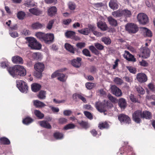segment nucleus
<instances>
[{
    "instance_id": "1",
    "label": "nucleus",
    "mask_w": 155,
    "mask_h": 155,
    "mask_svg": "<svg viewBox=\"0 0 155 155\" xmlns=\"http://www.w3.org/2000/svg\"><path fill=\"white\" fill-rule=\"evenodd\" d=\"M34 68L35 71L34 74V76L38 78H41L42 72L45 68L44 64L42 63L38 62L35 64Z\"/></svg>"
},
{
    "instance_id": "2",
    "label": "nucleus",
    "mask_w": 155,
    "mask_h": 155,
    "mask_svg": "<svg viewBox=\"0 0 155 155\" xmlns=\"http://www.w3.org/2000/svg\"><path fill=\"white\" fill-rule=\"evenodd\" d=\"M26 39L28 42V46L32 49H39L41 48V45L39 43L37 40L32 37H27Z\"/></svg>"
},
{
    "instance_id": "3",
    "label": "nucleus",
    "mask_w": 155,
    "mask_h": 155,
    "mask_svg": "<svg viewBox=\"0 0 155 155\" xmlns=\"http://www.w3.org/2000/svg\"><path fill=\"white\" fill-rule=\"evenodd\" d=\"M64 70V69H62L56 71L51 75V78H54L58 77V78L59 80L62 82L65 81L67 78V77L64 74L61 73Z\"/></svg>"
},
{
    "instance_id": "4",
    "label": "nucleus",
    "mask_w": 155,
    "mask_h": 155,
    "mask_svg": "<svg viewBox=\"0 0 155 155\" xmlns=\"http://www.w3.org/2000/svg\"><path fill=\"white\" fill-rule=\"evenodd\" d=\"M17 87L22 93H26L28 91V86L26 83L21 80L17 81L16 82Z\"/></svg>"
},
{
    "instance_id": "5",
    "label": "nucleus",
    "mask_w": 155,
    "mask_h": 155,
    "mask_svg": "<svg viewBox=\"0 0 155 155\" xmlns=\"http://www.w3.org/2000/svg\"><path fill=\"white\" fill-rule=\"evenodd\" d=\"M137 19L140 23L143 25L146 24L149 22L147 16L143 13H140L138 15Z\"/></svg>"
},
{
    "instance_id": "6",
    "label": "nucleus",
    "mask_w": 155,
    "mask_h": 155,
    "mask_svg": "<svg viewBox=\"0 0 155 155\" xmlns=\"http://www.w3.org/2000/svg\"><path fill=\"white\" fill-rule=\"evenodd\" d=\"M125 28L130 33H135L138 30L137 25L132 23L127 24L125 26Z\"/></svg>"
},
{
    "instance_id": "7",
    "label": "nucleus",
    "mask_w": 155,
    "mask_h": 155,
    "mask_svg": "<svg viewBox=\"0 0 155 155\" xmlns=\"http://www.w3.org/2000/svg\"><path fill=\"white\" fill-rule=\"evenodd\" d=\"M150 51L147 47H143L140 49L139 56L143 58H147L150 55Z\"/></svg>"
},
{
    "instance_id": "8",
    "label": "nucleus",
    "mask_w": 155,
    "mask_h": 155,
    "mask_svg": "<svg viewBox=\"0 0 155 155\" xmlns=\"http://www.w3.org/2000/svg\"><path fill=\"white\" fill-rule=\"evenodd\" d=\"M142 112L140 110H137L134 112L133 114V120L137 123H140V118H142Z\"/></svg>"
},
{
    "instance_id": "9",
    "label": "nucleus",
    "mask_w": 155,
    "mask_h": 155,
    "mask_svg": "<svg viewBox=\"0 0 155 155\" xmlns=\"http://www.w3.org/2000/svg\"><path fill=\"white\" fill-rule=\"evenodd\" d=\"M18 65H15L13 67H9L8 71L10 74L13 78H18Z\"/></svg>"
},
{
    "instance_id": "10",
    "label": "nucleus",
    "mask_w": 155,
    "mask_h": 155,
    "mask_svg": "<svg viewBox=\"0 0 155 155\" xmlns=\"http://www.w3.org/2000/svg\"><path fill=\"white\" fill-rule=\"evenodd\" d=\"M118 118L121 123L129 124L131 122V120L129 117L124 114H121L118 116Z\"/></svg>"
},
{
    "instance_id": "11",
    "label": "nucleus",
    "mask_w": 155,
    "mask_h": 155,
    "mask_svg": "<svg viewBox=\"0 0 155 155\" xmlns=\"http://www.w3.org/2000/svg\"><path fill=\"white\" fill-rule=\"evenodd\" d=\"M43 41L49 44L53 42L54 39V35L52 34H45Z\"/></svg>"
},
{
    "instance_id": "12",
    "label": "nucleus",
    "mask_w": 155,
    "mask_h": 155,
    "mask_svg": "<svg viewBox=\"0 0 155 155\" xmlns=\"http://www.w3.org/2000/svg\"><path fill=\"white\" fill-rule=\"evenodd\" d=\"M136 78L137 81L140 83L145 82L147 80V75L145 74L142 73L137 74V75Z\"/></svg>"
},
{
    "instance_id": "13",
    "label": "nucleus",
    "mask_w": 155,
    "mask_h": 155,
    "mask_svg": "<svg viewBox=\"0 0 155 155\" xmlns=\"http://www.w3.org/2000/svg\"><path fill=\"white\" fill-rule=\"evenodd\" d=\"M95 106L97 110L100 112H104L106 110V105L100 101L96 102Z\"/></svg>"
},
{
    "instance_id": "14",
    "label": "nucleus",
    "mask_w": 155,
    "mask_h": 155,
    "mask_svg": "<svg viewBox=\"0 0 155 155\" xmlns=\"http://www.w3.org/2000/svg\"><path fill=\"white\" fill-rule=\"evenodd\" d=\"M123 56L125 58L129 61L135 62L136 61V58L134 56L128 51H125V53L123 55Z\"/></svg>"
},
{
    "instance_id": "15",
    "label": "nucleus",
    "mask_w": 155,
    "mask_h": 155,
    "mask_svg": "<svg viewBox=\"0 0 155 155\" xmlns=\"http://www.w3.org/2000/svg\"><path fill=\"white\" fill-rule=\"evenodd\" d=\"M111 89L113 94L116 96L120 97L121 96V90L115 85L112 86Z\"/></svg>"
},
{
    "instance_id": "16",
    "label": "nucleus",
    "mask_w": 155,
    "mask_h": 155,
    "mask_svg": "<svg viewBox=\"0 0 155 155\" xmlns=\"http://www.w3.org/2000/svg\"><path fill=\"white\" fill-rule=\"evenodd\" d=\"M18 77L20 76H25L26 74V71L23 67L18 65Z\"/></svg>"
},
{
    "instance_id": "17",
    "label": "nucleus",
    "mask_w": 155,
    "mask_h": 155,
    "mask_svg": "<svg viewBox=\"0 0 155 155\" xmlns=\"http://www.w3.org/2000/svg\"><path fill=\"white\" fill-rule=\"evenodd\" d=\"M12 59L13 62L15 64H22L23 63L22 58L19 56L16 55L13 57Z\"/></svg>"
},
{
    "instance_id": "18",
    "label": "nucleus",
    "mask_w": 155,
    "mask_h": 155,
    "mask_svg": "<svg viewBox=\"0 0 155 155\" xmlns=\"http://www.w3.org/2000/svg\"><path fill=\"white\" fill-rule=\"evenodd\" d=\"M97 26L102 31H105L108 28L105 23L101 21H100L97 22Z\"/></svg>"
},
{
    "instance_id": "19",
    "label": "nucleus",
    "mask_w": 155,
    "mask_h": 155,
    "mask_svg": "<svg viewBox=\"0 0 155 155\" xmlns=\"http://www.w3.org/2000/svg\"><path fill=\"white\" fill-rule=\"evenodd\" d=\"M81 58L79 57L77 58V59H73L71 61L72 65L75 67L79 68L81 65Z\"/></svg>"
},
{
    "instance_id": "20",
    "label": "nucleus",
    "mask_w": 155,
    "mask_h": 155,
    "mask_svg": "<svg viewBox=\"0 0 155 155\" xmlns=\"http://www.w3.org/2000/svg\"><path fill=\"white\" fill-rule=\"evenodd\" d=\"M31 27L32 28L34 29H38L44 28L45 25L38 22H37L33 24Z\"/></svg>"
},
{
    "instance_id": "21",
    "label": "nucleus",
    "mask_w": 155,
    "mask_h": 155,
    "mask_svg": "<svg viewBox=\"0 0 155 155\" xmlns=\"http://www.w3.org/2000/svg\"><path fill=\"white\" fill-rule=\"evenodd\" d=\"M109 6L111 8L113 9H116L118 7L117 2L115 0H111L109 3Z\"/></svg>"
},
{
    "instance_id": "22",
    "label": "nucleus",
    "mask_w": 155,
    "mask_h": 155,
    "mask_svg": "<svg viewBox=\"0 0 155 155\" xmlns=\"http://www.w3.org/2000/svg\"><path fill=\"white\" fill-rule=\"evenodd\" d=\"M125 100L123 98H121L118 101V105L121 109H124L127 106Z\"/></svg>"
},
{
    "instance_id": "23",
    "label": "nucleus",
    "mask_w": 155,
    "mask_h": 155,
    "mask_svg": "<svg viewBox=\"0 0 155 155\" xmlns=\"http://www.w3.org/2000/svg\"><path fill=\"white\" fill-rule=\"evenodd\" d=\"M40 125L42 127L48 129L51 128V126L47 121L45 120L41 121L38 122Z\"/></svg>"
},
{
    "instance_id": "24",
    "label": "nucleus",
    "mask_w": 155,
    "mask_h": 155,
    "mask_svg": "<svg viewBox=\"0 0 155 155\" xmlns=\"http://www.w3.org/2000/svg\"><path fill=\"white\" fill-rule=\"evenodd\" d=\"M57 11L56 8L55 6H52L49 8L48 10V14L52 16L55 15Z\"/></svg>"
},
{
    "instance_id": "25",
    "label": "nucleus",
    "mask_w": 155,
    "mask_h": 155,
    "mask_svg": "<svg viewBox=\"0 0 155 155\" xmlns=\"http://www.w3.org/2000/svg\"><path fill=\"white\" fill-rule=\"evenodd\" d=\"M29 11L31 14L36 15H38L41 14L42 12L41 11L36 8L30 9Z\"/></svg>"
},
{
    "instance_id": "26",
    "label": "nucleus",
    "mask_w": 155,
    "mask_h": 155,
    "mask_svg": "<svg viewBox=\"0 0 155 155\" xmlns=\"http://www.w3.org/2000/svg\"><path fill=\"white\" fill-rule=\"evenodd\" d=\"M122 17H129L132 15L131 12L130 10L127 9L121 10Z\"/></svg>"
},
{
    "instance_id": "27",
    "label": "nucleus",
    "mask_w": 155,
    "mask_h": 155,
    "mask_svg": "<svg viewBox=\"0 0 155 155\" xmlns=\"http://www.w3.org/2000/svg\"><path fill=\"white\" fill-rule=\"evenodd\" d=\"M65 48L66 50L68 51L71 53L74 54L75 49L73 46L68 43H65Z\"/></svg>"
},
{
    "instance_id": "28",
    "label": "nucleus",
    "mask_w": 155,
    "mask_h": 155,
    "mask_svg": "<svg viewBox=\"0 0 155 155\" xmlns=\"http://www.w3.org/2000/svg\"><path fill=\"white\" fill-rule=\"evenodd\" d=\"M151 117V114L149 111L145 110L142 112V118L146 119H150Z\"/></svg>"
},
{
    "instance_id": "29",
    "label": "nucleus",
    "mask_w": 155,
    "mask_h": 155,
    "mask_svg": "<svg viewBox=\"0 0 155 155\" xmlns=\"http://www.w3.org/2000/svg\"><path fill=\"white\" fill-rule=\"evenodd\" d=\"M107 19L110 25L115 26H117V21L112 17L109 16L107 18Z\"/></svg>"
},
{
    "instance_id": "30",
    "label": "nucleus",
    "mask_w": 155,
    "mask_h": 155,
    "mask_svg": "<svg viewBox=\"0 0 155 155\" xmlns=\"http://www.w3.org/2000/svg\"><path fill=\"white\" fill-rule=\"evenodd\" d=\"M33 103L34 105L37 107H43L46 106L43 102L38 100L34 101Z\"/></svg>"
},
{
    "instance_id": "31",
    "label": "nucleus",
    "mask_w": 155,
    "mask_h": 155,
    "mask_svg": "<svg viewBox=\"0 0 155 155\" xmlns=\"http://www.w3.org/2000/svg\"><path fill=\"white\" fill-rule=\"evenodd\" d=\"M41 87V86L37 83H35L32 84L31 86L32 90L34 92H36L38 91Z\"/></svg>"
},
{
    "instance_id": "32",
    "label": "nucleus",
    "mask_w": 155,
    "mask_h": 155,
    "mask_svg": "<svg viewBox=\"0 0 155 155\" xmlns=\"http://www.w3.org/2000/svg\"><path fill=\"white\" fill-rule=\"evenodd\" d=\"M112 15L115 18H119L122 17L121 9L112 12Z\"/></svg>"
},
{
    "instance_id": "33",
    "label": "nucleus",
    "mask_w": 155,
    "mask_h": 155,
    "mask_svg": "<svg viewBox=\"0 0 155 155\" xmlns=\"http://www.w3.org/2000/svg\"><path fill=\"white\" fill-rule=\"evenodd\" d=\"M141 28L143 31L146 36L150 37L152 36V32L150 30L145 27H142Z\"/></svg>"
},
{
    "instance_id": "34",
    "label": "nucleus",
    "mask_w": 155,
    "mask_h": 155,
    "mask_svg": "<svg viewBox=\"0 0 155 155\" xmlns=\"http://www.w3.org/2000/svg\"><path fill=\"white\" fill-rule=\"evenodd\" d=\"M78 31L79 33L85 35H88L90 32V31L88 28L78 30Z\"/></svg>"
},
{
    "instance_id": "35",
    "label": "nucleus",
    "mask_w": 155,
    "mask_h": 155,
    "mask_svg": "<svg viewBox=\"0 0 155 155\" xmlns=\"http://www.w3.org/2000/svg\"><path fill=\"white\" fill-rule=\"evenodd\" d=\"M34 113L36 116L40 119H42L44 116V114L38 110H35Z\"/></svg>"
},
{
    "instance_id": "36",
    "label": "nucleus",
    "mask_w": 155,
    "mask_h": 155,
    "mask_svg": "<svg viewBox=\"0 0 155 155\" xmlns=\"http://www.w3.org/2000/svg\"><path fill=\"white\" fill-rule=\"evenodd\" d=\"M1 143L4 144H9L10 143L9 140L5 137L1 138L0 139Z\"/></svg>"
},
{
    "instance_id": "37",
    "label": "nucleus",
    "mask_w": 155,
    "mask_h": 155,
    "mask_svg": "<svg viewBox=\"0 0 155 155\" xmlns=\"http://www.w3.org/2000/svg\"><path fill=\"white\" fill-rule=\"evenodd\" d=\"M75 35V32L73 31H68L65 33V36L68 38H73Z\"/></svg>"
},
{
    "instance_id": "38",
    "label": "nucleus",
    "mask_w": 155,
    "mask_h": 155,
    "mask_svg": "<svg viewBox=\"0 0 155 155\" xmlns=\"http://www.w3.org/2000/svg\"><path fill=\"white\" fill-rule=\"evenodd\" d=\"M45 35V34L41 32H38L36 33V36L40 40L43 41Z\"/></svg>"
},
{
    "instance_id": "39",
    "label": "nucleus",
    "mask_w": 155,
    "mask_h": 155,
    "mask_svg": "<svg viewBox=\"0 0 155 155\" xmlns=\"http://www.w3.org/2000/svg\"><path fill=\"white\" fill-rule=\"evenodd\" d=\"M101 41L107 45L110 44L111 42V40L109 37H102L101 38Z\"/></svg>"
},
{
    "instance_id": "40",
    "label": "nucleus",
    "mask_w": 155,
    "mask_h": 155,
    "mask_svg": "<svg viewBox=\"0 0 155 155\" xmlns=\"http://www.w3.org/2000/svg\"><path fill=\"white\" fill-rule=\"evenodd\" d=\"M33 120L29 117H27L22 121L23 123L26 125H28L33 121Z\"/></svg>"
},
{
    "instance_id": "41",
    "label": "nucleus",
    "mask_w": 155,
    "mask_h": 155,
    "mask_svg": "<svg viewBox=\"0 0 155 155\" xmlns=\"http://www.w3.org/2000/svg\"><path fill=\"white\" fill-rule=\"evenodd\" d=\"M78 123L81 126L84 128L87 129L89 127L88 123L86 122L81 121H78Z\"/></svg>"
},
{
    "instance_id": "42",
    "label": "nucleus",
    "mask_w": 155,
    "mask_h": 155,
    "mask_svg": "<svg viewBox=\"0 0 155 155\" xmlns=\"http://www.w3.org/2000/svg\"><path fill=\"white\" fill-rule=\"evenodd\" d=\"M46 93L45 91H41L39 94L38 95V97L40 99H44L46 97Z\"/></svg>"
},
{
    "instance_id": "43",
    "label": "nucleus",
    "mask_w": 155,
    "mask_h": 155,
    "mask_svg": "<svg viewBox=\"0 0 155 155\" xmlns=\"http://www.w3.org/2000/svg\"><path fill=\"white\" fill-rule=\"evenodd\" d=\"M98 127L100 129H101L103 128H107L109 127V125L106 122L102 123L99 124Z\"/></svg>"
},
{
    "instance_id": "44",
    "label": "nucleus",
    "mask_w": 155,
    "mask_h": 155,
    "mask_svg": "<svg viewBox=\"0 0 155 155\" xmlns=\"http://www.w3.org/2000/svg\"><path fill=\"white\" fill-rule=\"evenodd\" d=\"M54 137L57 139H61L63 137V134L59 132H56L54 134Z\"/></svg>"
},
{
    "instance_id": "45",
    "label": "nucleus",
    "mask_w": 155,
    "mask_h": 155,
    "mask_svg": "<svg viewBox=\"0 0 155 155\" xmlns=\"http://www.w3.org/2000/svg\"><path fill=\"white\" fill-rule=\"evenodd\" d=\"M107 97L108 99L113 103H117L118 100L110 94H109L107 95Z\"/></svg>"
},
{
    "instance_id": "46",
    "label": "nucleus",
    "mask_w": 155,
    "mask_h": 155,
    "mask_svg": "<svg viewBox=\"0 0 155 155\" xmlns=\"http://www.w3.org/2000/svg\"><path fill=\"white\" fill-rule=\"evenodd\" d=\"M25 5L27 6L31 7L35 5L34 2L33 1L27 0L25 2Z\"/></svg>"
},
{
    "instance_id": "47",
    "label": "nucleus",
    "mask_w": 155,
    "mask_h": 155,
    "mask_svg": "<svg viewBox=\"0 0 155 155\" xmlns=\"http://www.w3.org/2000/svg\"><path fill=\"white\" fill-rule=\"evenodd\" d=\"M136 89L138 92L140 94H143L145 93V91L144 89L140 86L137 87Z\"/></svg>"
},
{
    "instance_id": "48",
    "label": "nucleus",
    "mask_w": 155,
    "mask_h": 155,
    "mask_svg": "<svg viewBox=\"0 0 155 155\" xmlns=\"http://www.w3.org/2000/svg\"><path fill=\"white\" fill-rule=\"evenodd\" d=\"M25 16V14L22 11H20L18 12L17 17L19 19H23Z\"/></svg>"
},
{
    "instance_id": "49",
    "label": "nucleus",
    "mask_w": 155,
    "mask_h": 155,
    "mask_svg": "<svg viewBox=\"0 0 155 155\" xmlns=\"http://www.w3.org/2000/svg\"><path fill=\"white\" fill-rule=\"evenodd\" d=\"M33 57L36 60L41 59L42 57L41 54L39 53H34L33 54Z\"/></svg>"
},
{
    "instance_id": "50",
    "label": "nucleus",
    "mask_w": 155,
    "mask_h": 155,
    "mask_svg": "<svg viewBox=\"0 0 155 155\" xmlns=\"http://www.w3.org/2000/svg\"><path fill=\"white\" fill-rule=\"evenodd\" d=\"M114 81L116 84L118 85H121L123 82L122 79L118 77H116L114 78Z\"/></svg>"
},
{
    "instance_id": "51",
    "label": "nucleus",
    "mask_w": 155,
    "mask_h": 155,
    "mask_svg": "<svg viewBox=\"0 0 155 155\" xmlns=\"http://www.w3.org/2000/svg\"><path fill=\"white\" fill-rule=\"evenodd\" d=\"M54 22V20H52L49 21L47 24L46 28L49 30L51 29L53 25Z\"/></svg>"
},
{
    "instance_id": "52",
    "label": "nucleus",
    "mask_w": 155,
    "mask_h": 155,
    "mask_svg": "<svg viewBox=\"0 0 155 155\" xmlns=\"http://www.w3.org/2000/svg\"><path fill=\"white\" fill-rule=\"evenodd\" d=\"M75 127V125L73 124H70L66 125L64 127V130H68L73 129Z\"/></svg>"
},
{
    "instance_id": "53",
    "label": "nucleus",
    "mask_w": 155,
    "mask_h": 155,
    "mask_svg": "<svg viewBox=\"0 0 155 155\" xmlns=\"http://www.w3.org/2000/svg\"><path fill=\"white\" fill-rule=\"evenodd\" d=\"M10 35L13 38H16L18 36V34L16 31H9Z\"/></svg>"
},
{
    "instance_id": "54",
    "label": "nucleus",
    "mask_w": 155,
    "mask_h": 155,
    "mask_svg": "<svg viewBox=\"0 0 155 155\" xmlns=\"http://www.w3.org/2000/svg\"><path fill=\"white\" fill-rule=\"evenodd\" d=\"M21 33L22 35L25 36L29 35L30 34L29 30L26 29H24L22 31Z\"/></svg>"
},
{
    "instance_id": "55",
    "label": "nucleus",
    "mask_w": 155,
    "mask_h": 155,
    "mask_svg": "<svg viewBox=\"0 0 155 155\" xmlns=\"http://www.w3.org/2000/svg\"><path fill=\"white\" fill-rule=\"evenodd\" d=\"M69 8L71 10H74L76 8V5L75 3L72 2H70L68 4Z\"/></svg>"
},
{
    "instance_id": "56",
    "label": "nucleus",
    "mask_w": 155,
    "mask_h": 155,
    "mask_svg": "<svg viewBox=\"0 0 155 155\" xmlns=\"http://www.w3.org/2000/svg\"><path fill=\"white\" fill-rule=\"evenodd\" d=\"M94 45L95 47L99 50H101L104 49V46L99 43H95Z\"/></svg>"
},
{
    "instance_id": "57",
    "label": "nucleus",
    "mask_w": 155,
    "mask_h": 155,
    "mask_svg": "<svg viewBox=\"0 0 155 155\" xmlns=\"http://www.w3.org/2000/svg\"><path fill=\"white\" fill-rule=\"evenodd\" d=\"M85 116L91 120L93 119V116L89 112L84 111V112Z\"/></svg>"
},
{
    "instance_id": "58",
    "label": "nucleus",
    "mask_w": 155,
    "mask_h": 155,
    "mask_svg": "<svg viewBox=\"0 0 155 155\" xmlns=\"http://www.w3.org/2000/svg\"><path fill=\"white\" fill-rule=\"evenodd\" d=\"M86 87L89 89H91L94 86V84L93 83L88 82L85 84Z\"/></svg>"
},
{
    "instance_id": "59",
    "label": "nucleus",
    "mask_w": 155,
    "mask_h": 155,
    "mask_svg": "<svg viewBox=\"0 0 155 155\" xmlns=\"http://www.w3.org/2000/svg\"><path fill=\"white\" fill-rule=\"evenodd\" d=\"M82 52L83 54L86 56H91V55L90 54L89 51L88 49H84L82 51Z\"/></svg>"
},
{
    "instance_id": "60",
    "label": "nucleus",
    "mask_w": 155,
    "mask_h": 155,
    "mask_svg": "<svg viewBox=\"0 0 155 155\" xmlns=\"http://www.w3.org/2000/svg\"><path fill=\"white\" fill-rule=\"evenodd\" d=\"M127 68L130 72L134 74L136 72V70L134 68L131 66H128Z\"/></svg>"
},
{
    "instance_id": "61",
    "label": "nucleus",
    "mask_w": 155,
    "mask_h": 155,
    "mask_svg": "<svg viewBox=\"0 0 155 155\" xmlns=\"http://www.w3.org/2000/svg\"><path fill=\"white\" fill-rule=\"evenodd\" d=\"M88 28L89 29L90 32L91 31L93 32L96 29V27L94 25L91 24L88 25Z\"/></svg>"
},
{
    "instance_id": "62",
    "label": "nucleus",
    "mask_w": 155,
    "mask_h": 155,
    "mask_svg": "<svg viewBox=\"0 0 155 155\" xmlns=\"http://www.w3.org/2000/svg\"><path fill=\"white\" fill-rule=\"evenodd\" d=\"M89 49L92 53H94L95 54H96L97 52V51L93 46L91 45L89 47Z\"/></svg>"
},
{
    "instance_id": "63",
    "label": "nucleus",
    "mask_w": 155,
    "mask_h": 155,
    "mask_svg": "<svg viewBox=\"0 0 155 155\" xmlns=\"http://www.w3.org/2000/svg\"><path fill=\"white\" fill-rule=\"evenodd\" d=\"M8 65V63L7 61H5L4 62H2L1 63V67L2 68H4L7 67Z\"/></svg>"
},
{
    "instance_id": "64",
    "label": "nucleus",
    "mask_w": 155,
    "mask_h": 155,
    "mask_svg": "<svg viewBox=\"0 0 155 155\" xmlns=\"http://www.w3.org/2000/svg\"><path fill=\"white\" fill-rule=\"evenodd\" d=\"M68 120L64 118H61L59 119V123L60 124H64L67 122Z\"/></svg>"
}]
</instances>
